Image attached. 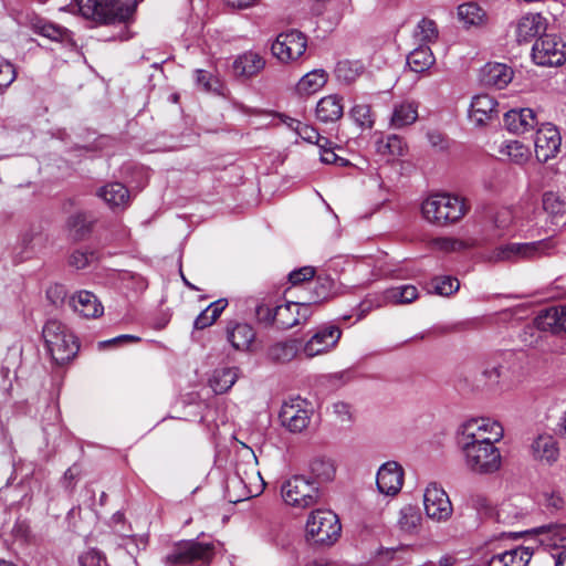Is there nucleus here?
<instances>
[{
	"label": "nucleus",
	"mask_w": 566,
	"mask_h": 566,
	"mask_svg": "<svg viewBox=\"0 0 566 566\" xmlns=\"http://www.w3.org/2000/svg\"><path fill=\"white\" fill-rule=\"evenodd\" d=\"M465 199L447 192L428 196L422 205L423 218L431 224L446 227L461 220L468 212Z\"/></svg>",
	"instance_id": "1"
},
{
	"label": "nucleus",
	"mask_w": 566,
	"mask_h": 566,
	"mask_svg": "<svg viewBox=\"0 0 566 566\" xmlns=\"http://www.w3.org/2000/svg\"><path fill=\"white\" fill-rule=\"evenodd\" d=\"M472 441L459 440L464 454L465 465L478 474H491L500 470L502 457L500 450L481 434L472 433Z\"/></svg>",
	"instance_id": "2"
},
{
	"label": "nucleus",
	"mask_w": 566,
	"mask_h": 566,
	"mask_svg": "<svg viewBox=\"0 0 566 566\" xmlns=\"http://www.w3.org/2000/svg\"><path fill=\"white\" fill-rule=\"evenodd\" d=\"M138 0H76L81 14L98 23L128 21L137 7Z\"/></svg>",
	"instance_id": "3"
},
{
	"label": "nucleus",
	"mask_w": 566,
	"mask_h": 566,
	"mask_svg": "<svg viewBox=\"0 0 566 566\" xmlns=\"http://www.w3.org/2000/svg\"><path fill=\"white\" fill-rule=\"evenodd\" d=\"M45 346L57 365L72 360L80 348L74 334L60 321L49 319L42 331Z\"/></svg>",
	"instance_id": "4"
},
{
	"label": "nucleus",
	"mask_w": 566,
	"mask_h": 566,
	"mask_svg": "<svg viewBox=\"0 0 566 566\" xmlns=\"http://www.w3.org/2000/svg\"><path fill=\"white\" fill-rule=\"evenodd\" d=\"M342 525L338 516L331 510H316L306 523L307 538L319 545H332L340 536Z\"/></svg>",
	"instance_id": "5"
},
{
	"label": "nucleus",
	"mask_w": 566,
	"mask_h": 566,
	"mask_svg": "<svg viewBox=\"0 0 566 566\" xmlns=\"http://www.w3.org/2000/svg\"><path fill=\"white\" fill-rule=\"evenodd\" d=\"M284 502L291 506L306 509L317 503L319 491L314 481L294 475L281 488Z\"/></svg>",
	"instance_id": "6"
},
{
	"label": "nucleus",
	"mask_w": 566,
	"mask_h": 566,
	"mask_svg": "<svg viewBox=\"0 0 566 566\" xmlns=\"http://www.w3.org/2000/svg\"><path fill=\"white\" fill-rule=\"evenodd\" d=\"M213 555L214 546L211 543L181 541L164 558V564L165 566H185L197 560L207 563L212 559Z\"/></svg>",
	"instance_id": "7"
},
{
	"label": "nucleus",
	"mask_w": 566,
	"mask_h": 566,
	"mask_svg": "<svg viewBox=\"0 0 566 566\" xmlns=\"http://www.w3.org/2000/svg\"><path fill=\"white\" fill-rule=\"evenodd\" d=\"M554 248L552 240H541L530 243H509L494 251V261L532 260L548 254Z\"/></svg>",
	"instance_id": "8"
},
{
	"label": "nucleus",
	"mask_w": 566,
	"mask_h": 566,
	"mask_svg": "<svg viewBox=\"0 0 566 566\" xmlns=\"http://www.w3.org/2000/svg\"><path fill=\"white\" fill-rule=\"evenodd\" d=\"M307 38L297 30L282 32L276 36L271 50L273 55L283 63L297 61L306 51Z\"/></svg>",
	"instance_id": "9"
},
{
	"label": "nucleus",
	"mask_w": 566,
	"mask_h": 566,
	"mask_svg": "<svg viewBox=\"0 0 566 566\" xmlns=\"http://www.w3.org/2000/svg\"><path fill=\"white\" fill-rule=\"evenodd\" d=\"M532 56L538 65L559 66L566 61V44L556 35L545 34L533 45Z\"/></svg>",
	"instance_id": "10"
},
{
	"label": "nucleus",
	"mask_w": 566,
	"mask_h": 566,
	"mask_svg": "<svg viewBox=\"0 0 566 566\" xmlns=\"http://www.w3.org/2000/svg\"><path fill=\"white\" fill-rule=\"evenodd\" d=\"M281 424L292 433L304 431L311 422L307 402L300 397L285 401L279 415Z\"/></svg>",
	"instance_id": "11"
},
{
	"label": "nucleus",
	"mask_w": 566,
	"mask_h": 566,
	"mask_svg": "<svg viewBox=\"0 0 566 566\" xmlns=\"http://www.w3.org/2000/svg\"><path fill=\"white\" fill-rule=\"evenodd\" d=\"M423 505L427 516L436 522L448 521L453 512L448 494L436 483L427 486L423 494Z\"/></svg>",
	"instance_id": "12"
},
{
	"label": "nucleus",
	"mask_w": 566,
	"mask_h": 566,
	"mask_svg": "<svg viewBox=\"0 0 566 566\" xmlns=\"http://www.w3.org/2000/svg\"><path fill=\"white\" fill-rule=\"evenodd\" d=\"M342 336L338 326L328 325L317 329L313 336L304 344L302 353L306 358H313L323 355L333 349Z\"/></svg>",
	"instance_id": "13"
},
{
	"label": "nucleus",
	"mask_w": 566,
	"mask_h": 566,
	"mask_svg": "<svg viewBox=\"0 0 566 566\" xmlns=\"http://www.w3.org/2000/svg\"><path fill=\"white\" fill-rule=\"evenodd\" d=\"M562 138L558 129L547 123L536 130L535 156L541 163H546L559 153Z\"/></svg>",
	"instance_id": "14"
},
{
	"label": "nucleus",
	"mask_w": 566,
	"mask_h": 566,
	"mask_svg": "<svg viewBox=\"0 0 566 566\" xmlns=\"http://www.w3.org/2000/svg\"><path fill=\"white\" fill-rule=\"evenodd\" d=\"M499 103L489 94H479L472 98L470 118L475 126H485L499 118Z\"/></svg>",
	"instance_id": "15"
},
{
	"label": "nucleus",
	"mask_w": 566,
	"mask_h": 566,
	"mask_svg": "<svg viewBox=\"0 0 566 566\" xmlns=\"http://www.w3.org/2000/svg\"><path fill=\"white\" fill-rule=\"evenodd\" d=\"M376 483L380 493L396 495L403 483V470L401 465L395 461L382 464L377 472Z\"/></svg>",
	"instance_id": "16"
},
{
	"label": "nucleus",
	"mask_w": 566,
	"mask_h": 566,
	"mask_svg": "<svg viewBox=\"0 0 566 566\" xmlns=\"http://www.w3.org/2000/svg\"><path fill=\"white\" fill-rule=\"evenodd\" d=\"M503 432L502 426L494 420L472 419L463 424L460 440L472 441L473 438L469 436L474 433V436L481 434L485 439L489 438L490 443H495L502 439Z\"/></svg>",
	"instance_id": "17"
},
{
	"label": "nucleus",
	"mask_w": 566,
	"mask_h": 566,
	"mask_svg": "<svg viewBox=\"0 0 566 566\" xmlns=\"http://www.w3.org/2000/svg\"><path fill=\"white\" fill-rule=\"evenodd\" d=\"M535 325L544 332L566 333V306H551L539 311L535 318Z\"/></svg>",
	"instance_id": "18"
},
{
	"label": "nucleus",
	"mask_w": 566,
	"mask_h": 566,
	"mask_svg": "<svg viewBox=\"0 0 566 566\" xmlns=\"http://www.w3.org/2000/svg\"><path fill=\"white\" fill-rule=\"evenodd\" d=\"M531 454L537 462L553 464L558 460L559 448L555 438L548 433L538 434L531 443Z\"/></svg>",
	"instance_id": "19"
},
{
	"label": "nucleus",
	"mask_w": 566,
	"mask_h": 566,
	"mask_svg": "<svg viewBox=\"0 0 566 566\" xmlns=\"http://www.w3.org/2000/svg\"><path fill=\"white\" fill-rule=\"evenodd\" d=\"M504 125L512 133L524 134L534 129L538 120L531 108L511 109L504 114Z\"/></svg>",
	"instance_id": "20"
},
{
	"label": "nucleus",
	"mask_w": 566,
	"mask_h": 566,
	"mask_svg": "<svg viewBox=\"0 0 566 566\" xmlns=\"http://www.w3.org/2000/svg\"><path fill=\"white\" fill-rule=\"evenodd\" d=\"M71 307L83 317L95 318L103 314V305L98 298L88 291H81L70 300Z\"/></svg>",
	"instance_id": "21"
},
{
	"label": "nucleus",
	"mask_w": 566,
	"mask_h": 566,
	"mask_svg": "<svg viewBox=\"0 0 566 566\" xmlns=\"http://www.w3.org/2000/svg\"><path fill=\"white\" fill-rule=\"evenodd\" d=\"M422 525V516L418 506L407 504L402 506L397 515L396 526L403 535H417Z\"/></svg>",
	"instance_id": "22"
},
{
	"label": "nucleus",
	"mask_w": 566,
	"mask_h": 566,
	"mask_svg": "<svg viewBox=\"0 0 566 566\" xmlns=\"http://www.w3.org/2000/svg\"><path fill=\"white\" fill-rule=\"evenodd\" d=\"M513 78V71L506 64L488 63L481 72V81L486 86L504 88Z\"/></svg>",
	"instance_id": "23"
},
{
	"label": "nucleus",
	"mask_w": 566,
	"mask_h": 566,
	"mask_svg": "<svg viewBox=\"0 0 566 566\" xmlns=\"http://www.w3.org/2000/svg\"><path fill=\"white\" fill-rule=\"evenodd\" d=\"M265 66V60L256 52L248 51L239 55L233 62V71L237 76L252 77L259 74Z\"/></svg>",
	"instance_id": "24"
},
{
	"label": "nucleus",
	"mask_w": 566,
	"mask_h": 566,
	"mask_svg": "<svg viewBox=\"0 0 566 566\" xmlns=\"http://www.w3.org/2000/svg\"><path fill=\"white\" fill-rule=\"evenodd\" d=\"M532 555L530 548L518 546L493 555L489 560V566H528Z\"/></svg>",
	"instance_id": "25"
},
{
	"label": "nucleus",
	"mask_w": 566,
	"mask_h": 566,
	"mask_svg": "<svg viewBox=\"0 0 566 566\" xmlns=\"http://www.w3.org/2000/svg\"><path fill=\"white\" fill-rule=\"evenodd\" d=\"M344 105L338 95H328L321 98L316 105V117L322 123H334L342 118Z\"/></svg>",
	"instance_id": "26"
},
{
	"label": "nucleus",
	"mask_w": 566,
	"mask_h": 566,
	"mask_svg": "<svg viewBox=\"0 0 566 566\" xmlns=\"http://www.w3.org/2000/svg\"><path fill=\"white\" fill-rule=\"evenodd\" d=\"M228 340L238 350L249 349L255 338L253 327L247 323H229L227 327Z\"/></svg>",
	"instance_id": "27"
},
{
	"label": "nucleus",
	"mask_w": 566,
	"mask_h": 566,
	"mask_svg": "<svg viewBox=\"0 0 566 566\" xmlns=\"http://www.w3.org/2000/svg\"><path fill=\"white\" fill-rule=\"evenodd\" d=\"M459 21L464 28H481L486 25L489 17L486 11L475 2H465L458 7Z\"/></svg>",
	"instance_id": "28"
},
{
	"label": "nucleus",
	"mask_w": 566,
	"mask_h": 566,
	"mask_svg": "<svg viewBox=\"0 0 566 566\" xmlns=\"http://www.w3.org/2000/svg\"><path fill=\"white\" fill-rule=\"evenodd\" d=\"M545 29L544 18L539 13H531L522 17L515 28L518 42H527Z\"/></svg>",
	"instance_id": "29"
},
{
	"label": "nucleus",
	"mask_w": 566,
	"mask_h": 566,
	"mask_svg": "<svg viewBox=\"0 0 566 566\" xmlns=\"http://www.w3.org/2000/svg\"><path fill=\"white\" fill-rule=\"evenodd\" d=\"M436 62L434 55L429 46L420 45L411 51L407 56V64L416 73H424L430 70Z\"/></svg>",
	"instance_id": "30"
},
{
	"label": "nucleus",
	"mask_w": 566,
	"mask_h": 566,
	"mask_svg": "<svg viewBox=\"0 0 566 566\" xmlns=\"http://www.w3.org/2000/svg\"><path fill=\"white\" fill-rule=\"evenodd\" d=\"M97 196L111 207L124 206L129 200L128 189L120 182H111L101 187Z\"/></svg>",
	"instance_id": "31"
},
{
	"label": "nucleus",
	"mask_w": 566,
	"mask_h": 566,
	"mask_svg": "<svg viewBox=\"0 0 566 566\" xmlns=\"http://www.w3.org/2000/svg\"><path fill=\"white\" fill-rule=\"evenodd\" d=\"M328 75L322 70H313L306 73L296 84L300 95H311L319 91L327 82Z\"/></svg>",
	"instance_id": "32"
},
{
	"label": "nucleus",
	"mask_w": 566,
	"mask_h": 566,
	"mask_svg": "<svg viewBox=\"0 0 566 566\" xmlns=\"http://www.w3.org/2000/svg\"><path fill=\"white\" fill-rule=\"evenodd\" d=\"M300 350V343L297 339H287L279 342L269 348L268 355L271 360L277 363H286L292 360Z\"/></svg>",
	"instance_id": "33"
},
{
	"label": "nucleus",
	"mask_w": 566,
	"mask_h": 566,
	"mask_svg": "<svg viewBox=\"0 0 566 566\" xmlns=\"http://www.w3.org/2000/svg\"><path fill=\"white\" fill-rule=\"evenodd\" d=\"M418 118V109L413 103L403 102L394 107L391 125L395 128H402L413 124Z\"/></svg>",
	"instance_id": "34"
},
{
	"label": "nucleus",
	"mask_w": 566,
	"mask_h": 566,
	"mask_svg": "<svg viewBox=\"0 0 566 566\" xmlns=\"http://www.w3.org/2000/svg\"><path fill=\"white\" fill-rule=\"evenodd\" d=\"M228 301L220 298L211 303L206 310H203L195 319L193 326L196 329H205L211 326L218 317L221 315L223 310L227 307Z\"/></svg>",
	"instance_id": "35"
},
{
	"label": "nucleus",
	"mask_w": 566,
	"mask_h": 566,
	"mask_svg": "<svg viewBox=\"0 0 566 566\" xmlns=\"http://www.w3.org/2000/svg\"><path fill=\"white\" fill-rule=\"evenodd\" d=\"M93 218L86 212H77L69 218L67 224L72 237L75 240H83L86 238L93 227Z\"/></svg>",
	"instance_id": "36"
},
{
	"label": "nucleus",
	"mask_w": 566,
	"mask_h": 566,
	"mask_svg": "<svg viewBox=\"0 0 566 566\" xmlns=\"http://www.w3.org/2000/svg\"><path fill=\"white\" fill-rule=\"evenodd\" d=\"M238 373L235 368H221L214 370L210 386L218 395L228 391L237 381Z\"/></svg>",
	"instance_id": "37"
},
{
	"label": "nucleus",
	"mask_w": 566,
	"mask_h": 566,
	"mask_svg": "<svg viewBox=\"0 0 566 566\" xmlns=\"http://www.w3.org/2000/svg\"><path fill=\"white\" fill-rule=\"evenodd\" d=\"M376 151L382 156L397 157L405 154L406 144L397 135H390L387 138H379L376 144Z\"/></svg>",
	"instance_id": "38"
},
{
	"label": "nucleus",
	"mask_w": 566,
	"mask_h": 566,
	"mask_svg": "<svg viewBox=\"0 0 566 566\" xmlns=\"http://www.w3.org/2000/svg\"><path fill=\"white\" fill-rule=\"evenodd\" d=\"M417 297L418 290L415 285H401L385 292V298L392 304H408Z\"/></svg>",
	"instance_id": "39"
},
{
	"label": "nucleus",
	"mask_w": 566,
	"mask_h": 566,
	"mask_svg": "<svg viewBox=\"0 0 566 566\" xmlns=\"http://www.w3.org/2000/svg\"><path fill=\"white\" fill-rule=\"evenodd\" d=\"M298 325V316L295 308V302H286L276 305V326L282 329Z\"/></svg>",
	"instance_id": "40"
},
{
	"label": "nucleus",
	"mask_w": 566,
	"mask_h": 566,
	"mask_svg": "<svg viewBox=\"0 0 566 566\" xmlns=\"http://www.w3.org/2000/svg\"><path fill=\"white\" fill-rule=\"evenodd\" d=\"M349 115L361 129H371L374 127L375 118L370 105L356 104L352 107Z\"/></svg>",
	"instance_id": "41"
},
{
	"label": "nucleus",
	"mask_w": 566,
	"mask_h": 566,
	"mask_svg": "<svg viewBox=\"0 0 566 566\" xmlns=\"http://www.w3.org/2000/svg\"><path fill=\"white\" fill-rule=\"evenodd\" d=\"M364 71L359 62L340 61L337 63L335 73L338 80L345 83L354 82Z\"/></svg>",
	"instance_id": "42"
},
{
	"label": "nucleus",
	"mask_w": 566,
	"mask_h": 566,
	"mask_svg": "<svg viewBox=\"0 0 566 566\" xmlns=\"http://www.w3.org/2000/svg\"><path fill=\"white\" fill-rule=\"evenodd\" d=\"M312 474L321 482L331 481L335 475V467L328 459L317 458L310 465Z\"/></svg>",
	"instance_id": "43"
},
{
	"label": "nucleus",
	"mask_w": 566,
	"mask_h": 566,
	"mask_svg": "<svg viewBox=\"0 0 566 566\" xmlns=\"http://www.w3.org/2000/svg\"><path fill=\"white\" fill-rule=\"evenodd\" d=\"M430 287L438 295L450 296L459 290L460 282L453 276H436L431 280Z\"/></svg>",
	"instance_id": "44"
},
{
	"label": "nucleus",
	"mask_w": 566,
	"mask_h": 566,
	"mask_svg": "<svg viewBox=\"0 0 566 566\" xmlns=\"http://www.w3.org/2000/svg\"><path fill=\"white\" fill-rule=\"evenodd\" d=\"M333 286H334V281L331 277L318 276L316 280V283H315L314 291H313V296L311 298H313L314 303H319V304L327 301L331 296Z\"/></svg>",
	"instance_id": "45"
},
{
	"label": "nucleus",
	"mask_w": 566,
	"mask_h": 566,
	"mask_svg": "<svg viewBox=\"0 0 566 566\" xmlns=\"http://www.w3.org/2000/svg\"><path fill=\"white\" fill-rule=\"evenodd\" d=\"M438 33L436 22L426 18L419 22L416 31V35L423 42L434 41L438 38Z\"/></svg>",
	"instance_id": "46"
},
{
	"label": "nucleus",
	"mask_w": 566,
	"mask_h": 566,
	"mask_svg": "<svg viewBox=\"0 0 566 566\" xmlns=\"http://www.w3.org/2000/svg\"><path fill=\"white\" fill-rule=\"evenodd\" d=\"M97 260L96 253L88 250H76L70 256V264L76 269H84Z\"/></svg>",
	"instance_id": "47"
},
{
	"label": "nucleus",
	"mask_w": 566,
	"mask_h": 566,
	"mask_svg": "<svg viewBox=\"0 0 566 566\" xmlns=\"http://www.w3.org/2000/svg\"><path fill=\"white\" fill-rule=\"evenodd\" d=\"M469 505L481 516H489L492 513V502L483 494H472L469 497Z\"/></svg>",
	"instance_id": "48"
},
{
	"label": "nucleus",
	"mask_w": 566,
	"mask_h": 566,
	"mask_svg": "<svg viewBox=\"0 0 566 566\" xmlns=\"http://www.w3.org/2000/svg\"><path fill=\"white\" fill-rule=\"evenodd\" d=\"M255 315L260 323L265 325H276V306L272 307L270 304L260 303L255 307Z\"/></svg>",
	"instance_id": "49"
},
{
	"label": "nucleus",
	"mask_w": 566,
	"mask_h": 566,
	"mask_svg": "<svg viewBox=\"0 0 566 566\" xmlns=\"http://www.w3.org/2000/svg\"><path fill=\"white\" fill-rule=\"evenodd\" d=\"M81 566H108L105 556L97 549H90L80 557Z\"/></svg>",
	"instance_id": "50"
},
{
	"label": "nucleus",
	"mask_w": 566,
	"mask_h": 566,
	"mask_svg": "<svg viewBox=\"0 0 566 566\" xmlns=\"http://www.w3.org/2000/svg\"><path fill=\"white\" fill-rule=\"evenodd\" d=\"M543 208L552 214H559L564 210V202L556 193L546 192L543 196Z\"/></svg>",
	"instance_id": "51"
},
{
	"label": "nucleus",
	"mask_w": 566,
	"mask_h": 566,
	"mask_svg": "<svg viewBox=\"0 0 566 566\" xmlns=\"http://www.w3.org/2000/svg\"><path fill=\"white\" fill-rule=\"evenodd\" d=\"M315 276V269L313 266H303L290 273L289 281L292 285L301 284Z\"/></svg>",
	"instance_id": "52"
},
{
	"label": "nucleus",
	"mask_w": 566,
	"mask_h": 566,
	"mask_svg": "<svg viewBox=\"0 0 566 566\" xmlns=\"http://www.w3.org/2000/svg\"><path fill=\"white\" fill-rule=\"evenodd\" d=\"M17 73L13 64L8 61L0 62V87H8L15 80Z\"/></svg>",
	"instance_id": "53"
},
{
	"label": "nucleus",
	"mask_w": 566,
	"mask_h": 566,
	"mask_svg": "<svg viewBox=\"0 0 566 566\" xmlns=\"http://www.w3.org/2000/svg\"><path fill=\"white\" fill-rule=\"evenodd\" d=\"M295 133L305 142L314 144L315 139H318V133L317 130L307 125L303 124L302 122L295 123Z\"/></svg>",
	"instance_id": "54"
},
{
	"label": "nucleus",
	"mask_w": 566,
	"mask_h": 566,
	"mask_svg": "<svg viewBox=\"0 0 566 566\" xmlns=\"http://www.w3.org/2000/svg\"><path fill=\"white\" fill-rule=\"evenodd\" d=\"M482 375L490 384H497L503 377L502 366L499 364H486L482 370Z\"/></svg>",
	"instance_id": "55"
},
{
	"label": "nucleus",
	"mask_w": 566,
	"mask_h": 566,
	"mask_svg": "<svg viewBox=\"0 0 566 566\" xmlns=\"http://www.w3.org/2000/svg\"><path fill=\"white\" fill-rule=\"evenodd\" d=\"M318 304L319 303H314L313 298H310L308 302H295V308L298 316V324L306 322L313 314V305Z\"/></svg>",
	"instance_id": "56"
},
{
	"label": "nucleus",
	"mask_w": 566,
	"mask_h": 566,
	"mask_svg": "<svg viewBox=\"0 0 566 566\" xmlns=\"http://www.w3.org/2000/svg\"><path fill=\"white\" fill-rule=\"evenodd\" d=\"M321 160L325 164H335L338 166H346L348 161L337 156L333 148L321 151Z\"/></svg>",
	"instance_id": "57"
},
{
	"label": "nucleus",
	"mask_w": 566,
	"mask_h": 566,
	"mask_svg": "<svg viewBox=\"0 0 566 566\" xmlns=\"http://www.w3.org/2000/svg\"><path fill=\"white\" fill-rule=\"evenodd\" d=\"M196 82L197 85L200 86L203 91H211V74L203 70H197L196 71Z\"/></svg>",
	"instance_id": "58"
},
{
	"label": "nucleus",
	"mask_w": 566,
	"mask_h": 566,
	"mask_svg": "<svg viewBox=\"0 0 566 566\" xmlns=\"http://www.w3.org/2000/svg\"><path fill=\"white\" fill-rule=\"evenodd\" d=\"M81 470L77 465L69 468L63 475V484L66 489H73L74 482L78 478Z\"/></svg>",
	"instance_id": "59"
},
{
	"label": "nucleus",
	"mask_w": 566,
	"mask_h": 566,
	"mask_svg": "<svg viewBox=\"0 0 566 566\" xmlns=\"http://www.w3.org/2000/svg\"><path fill=\"white\" fill-rule=\"evenodd\" d=\"M41 33L49 39L57 40L62 36L63 31L59 27L45 24L41 28Z\"/></svg>",
	"instance_id": "60"
},
{
	"label": "nucleus",
	"mask_w": 566,
	"mask_h": 566,
	"mask_svg": "<svg viewBox=\"0 0 566 566\" xmlns=\"http://www.w3.org/2000/svg\"><path fill=\"white\" fill-rule=\"evenodd\" d=\"M227 6L234 9H245L254 6L258 0H224Z\"/></svg>",
	"instance_id": "61"
},
{
	"label": "nucleus",
	"mask_w": 566,
	"mask_h": 566,
	"mask_svg": "<svg viewBox=\"0 0 566 566\" xmlns=\"http://www.w3.org/2000/svg\"><path fill=\"white\" fill-rule=\"evenodd\" d=\"M335 412L339 415L342 420L350 419L349 406L344 402H337L334 405Z\"/></svg>",
	"instance_id": "62"
},
{
	"label": "nucleus",
	"mask_w": 566,
	"mask_h": 566,
	"mask_svg": "<svg viewBox=\"0 0 566 566\" xmlns=\"http://www.w3.org/2000/svg\"><path fill=\"white\" fill-rule=\"evenodd\" d=\"M46 294L49 298L56 303V300H53V297L55 296L56 298L63 300L64 291L62 286L56 285L54 287L49 289Z\"/></svg>",
	"instance_id": "63"
},
{
	"label": "nucleus",
	"mask_w": 566,
	"mask_h": 566,
	"mask_svg": "<svg viewBox=\"0 0 566 566\" xmlns=\"http://www.w3.org/2000/svg\"><path fill=\"white\" fill-rule=\"evenodd\" d=\"M555 566H566V547H563L556 555Z\"/></svg>",
	"instance_id": "64"
}]
</instances>
